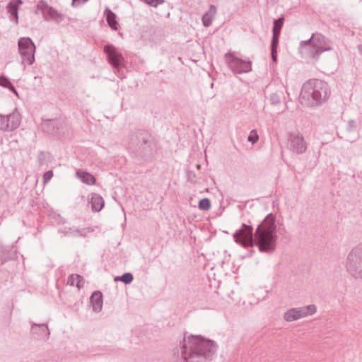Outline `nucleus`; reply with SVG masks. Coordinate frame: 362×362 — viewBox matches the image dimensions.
Segmentation results:
<instances>
[{
  "label": "nucleus",
  "instance_id": "58836bf2",
  "mask_svg": "<svg viewBox=\"0 0 362 362\" xmlns=\"http://www.w3.org/2000/svg\"><path fill=\"white\" fill-rule=\"evenodd\" d=\"M87 1L88 0H72L71 4L73 6H76L79 5L81 3H84Z\"/></svg>",
  "mask_w": 362,
  "mask_h": 362
},
{
  "label": "nucleus",
  "instance_id": "7ed1b4c3",
  "mask_svg": "<svg viewBox=\"0 0 362 362\" xmlns=\"http://www.w3.org/2000/svg\"><path fill=\"white\" fill-rule=\"evenodd\" d=\"M332 49L331 42L320 33H313L310 39L300 42L299 52L307 60L317 59L320 55Z\"/></svg>",
  "mask_w": 362,
  "mask_h": 362
},
{
  "label": "nucleus",
  "instance_id": "c756f323",
  "mask_svg": "<svg viewBox=\"0 0 362 362\" xmlns=\"http://www.w3.org/2000/svg\"><path fill=\"white\" fill-rule=\"evenodd\" d=\"M120 281H122L125 284H129L132 282L134 279V276L132 273L127 272L122 274V276H119Z\"/></svg>",
  "mask_w": 362,
  "mask_h": 362
},
{
  "label": "nucleus",
  "instance_id": "393cba45",
  "mask_svg": "<svg viewBox=\"0 0 362 362\" xmlns=\"http://www.w3.org/2000/svg\"><path fill=\"white\" fill-rule=\"evenodd\" d=\"M77 177L81 181L86 185H93L95 183V177L89 173L83 170H78L76 172Z\"/></svg>",
  "mask_w": 362,
  "mask_h": 362
},
{
  "label": "nucleus",
  "instance_id": "4468645a",
  "mask_svg": "<svg viewBox=\"0 0 362 362\" xmlns=\"http://www.w3.org/2000/svg\"><path fill=\"white\" fill-rule=\"evenodd\" d=\"M104 52L107 54L108 62L115 68H119L124 62V57L114 46L107 45L104 47Z\"/></svg>",
  "mask_w": 362,
  "mask_h": 362
},
{
  "label": "nucleus",
  "instance_id": "4c0bfd02",
  "mask_svg": "<svg viewBox=\"0 0 362 362\" xmlns=\"http://www.w3.org/2000/svg\"><path fill=\"white\" fill-rule=\"evenodd\" d=\"M255 244V240L253 238V228L250 226V247H252Z\"/></svg>",
  "mask_w": 362,
  "mask_h": 362
},
{
  "label": "nucleus",
  "instance_id": "e433bc0d",
  "mask_svg": "<svg viewBox=\"0 0 362 362\" xmlns=\"http://www.w3.org/2000/svg\"><path fill=\"white\" fill-rule=\"evenodd\" d=\"M271 55L274 62H277V48L271 47Z\"/></svg>",
  "mask_w": 362,
  "mask_h": 362
},
{
  "label": "nucleus",
  "instance_id": "f257e3e1",
  "mask_svg": "<svg viewBox=\"0 0 362 362\" xmlns=\"http://www.w3.org/2000/svg\"><path fill=\"white\" fill-rule=\"evenodd\" d=\"M217 351L216 344L199 335L184 337L173 349L174 362H206Z\"/></svg>",
  "mask_w": 362,
  "mask_h": 362
},
{
  "label": "nucleus",
  "instance_id": "423d86ee",
  "mask_svg": "<svg viewBox=\"0 0 362 362\" xmlns=\"http://www.w3.org/2000/svg\"><path fill=\"white\" fill-rule=\"evenodd\" d=\"M19 52L24 66L35 62V45L30 37H21L18 42Z\"/></svg>",
  "mask_w": 362,
  "mask_h": 362
},
{
  "label": "nucleus",
  "instance_id": "dca6fc26",
  "mask_svg": "<svg viewBox=\"0 0 362 362\" xmlns=\"http://www.w3.org/2000/svg\"><path fill=\"white\" fill-rule=\"evenodd\" d=\"M64 122L59 119H49L45 121L42 127L44 131L51 134H59L60 129L64 127Z\"/></svg>",
  "mask_w": 362,
  "mask_h": 362
},
{
  "label": "nucleus",
  "instance_id": "a211bd4d",
  "mask_svg": "<svg viewBox=\"0 0 362 362\" xmlns=\"http://www.w3.org/2000/svg\"><path fill=\"white\" fill-rule=\"evenodd\" d=\"M93 230L90 228H82L77 229L74 228H64L59 229L58 232L62 233L64 235H69L72 237H86L88 233L92 232Z\"/></svg>",
  "mask_w": 362,
  "mask_h": 362
},
{
  "label": "nucleus",
  "instance_id": "412c9836",
  "mask_svg": "<svg viewBox=\"0 0 362 362\" xmlns=\"http://www.w3.org/2000/svg\"><path fill=\"white\" fill-rule=\"evenodd\" d=\"M90 204L92 210L98 212L103 208L105 202L100 195L93 193L90 198Z\"/></svg>",
  "mask_w": 362,
  "mask_h": 362
},
{
  "label": "nucleus",
  "instance_id": "cd10ccee",
  "mask_svg": "<svg viewBox=\"0 0 362 362\" xmlns=\"http://www.w3.org/2000/svg\"><path fill=\"white\" fill-rule=\"evenodd\" d=\"M284 18L283 16L275 19L273 23L272 31H276L281 33V28L284 25Z\"/></svg>",
  "mask_w": 362,
  "mask_h": 362
},
{
  "label": "nucleus",
  "instance_id": "bb28decb",
  "mask_svg": "<svg viewBox=\"0 0 362 362\" xmlns=\"http://www.w3.org/2000/svg\"><path fill=\"white\" fill-rule=\"evenodd\" d=\"M83 278L78 274H71L69 276L67 283L71 286H76L77 288H81L83 286V284H81Z\"/></svg>",
  "mask_w": 362,
  "mask_h": 362
},
{
  "label": "nucleus",
  "instance_id": "ddd939ff",
  "mask_svg": "<svg viewBox=\"0 0 362 362\" xmlns=\"http://www.w3.org/2000/svg\"><path fill=\"white\" fill-rule=\"evenodd\" d=\"M37 10L40 11L45 21H54L59 22L63 20L64 16L55 8L49 6L47 2L40 1L37 5Z\"/></svg>",
  "mask_w": 362,
  "mask_h": 362
},
{
  "label": "nucleus",
  "instance_id": "0eeeda50",
  "mask_svg": "<svg viewBox=\"0 0 362 362\" xmlns=\"http://www.w3.org/2000/svg\"><path fill=\"white\" fill-rule=\"evenodd\" d=\"M21 122V115L15 107L11 112L0 113V130L12 132L18 128Z\"/></svg>",
  "mask_w": 362,
  "mask_h": 362
},
{
  "label": "nucleus",
  "instance_id": "aec40b11",
  "mask_svg": "<svg viewBox=\"0 0 362 362\" xmlns=\"http://www.w3.org/2000/svg\"><path fill=\"white\" fill-rule=\"evenodd\" d=\"M22 4V0H13L11 1L7 6L8 12L15 19L16 23L18 21V8Z\"/></svg>",
  "mask_w": 362,
  "mask_h": 362
},
{
  "label": "nucleus",
  "instance_id": "473e14b6",
  "mask_svg": "<svg viewBox=\"0 0 362 362\" xmlns=\"http://www.w3.org/2000/svg\"><path fill=\"white\" fill-rule=\"evenodd\" d=\"M187 180L190 182L191 183H196L197 179H196V174L192 170H188L187 172Z\"/></svg>",
  "mask_w": 362,
  "mask_h": 362
},
{
  "label": "nucleus",
  "instance_id": "6ab92c4d",
  "mask_svg": "<svg viewBox=\"0 0 362 362\" xmlns=\"http://www.w3.org/2000/svg\"><path fill=\"white\" fill-rule=\"evenodd\" d=\"M90 303L93 305V310L95 312H100L103 308V294L99 291H94L90 296Z\"/></svg>",
  "mask_w": 362,
  "mask_h": 362
},
{
  "label": "nucleus",
  "instance_id": "5701e85b",
  "mask_svg": "<svg viewBox=\"0 0 362 362\" xmlns=\"http://www.w3.org/2000/svg\"><path fill=\"white\" fill-rule=\"evenodd\" d=\"M105 14L106 16V21L109 26L114 30H117L119 27L118 22L117 21V16L114 12H112L109 8H106L105 10Z\"/></svg>",
  "mask_w": 362,
  "mask_h": 362
},
{
  "label": "nucleus",
  "instance_id": "9d476101",
  "mask_svg": "<svg viewBox=\"0 0 362 362\" xmlns=\"http://www.w3.org/2000/svg\"><path fill=\"white\" fill-rule=\"evenodd\" d=\"M288 148L296 154H303L307 150V142L299 132H292L288 136Z\"/></svg>",
  "mask_w": 362,
  "mask_h": 362
},
{
  "label": "nucleus",
  "instance_id": "39448f33",
  "mask_svg": "<svg viewBox=\"0 0 362 362\" xmlns=\"http://www.w3.org/2000/svg\"><path fill=\"white\" fill-rule=\"evenodd\" d=\"M347 272L354 279H362V243L354 246L346 259Z\"/></svg>",
  "mask_w": 362,
  "mask_h": 362
},
{
  "label": "nucleus",
  "instance_id": "79ce46f5",
  "mask_svg": "<svg viewBox=\"0 0 362 362\" xmlns=\"http://www.w3.org/2000/svg\"><path fill=\"white\" fill-rule=\"evenodd\" d=\"M239 79L242 81L247 82L246 79L243 78L241 76H239Z\"/></svg>",
  "mask_w": 362,
  "mask_h": 362
},
{
  "label": "nucleus",
  "instance_id": "2f4dec72",
  "mask_svg": "<svg viewBox=\"0 0 362 362\" xmlns=\"http://www.w3.org/2000/svg\"><path fill=\"white\" fill-rule=\"evenodd\" d=\"M141 1L153 7H157L159 4H161L164 2V0H141Z\"/></svg>",
  "mask_w": 362,
  "mask_h": 362
},
{
  "label": "nucleus",
  "instance_id": "c85d7f7f",
  "mask_svg": "<svg viewBox=\"0 0 362 362\" xmlns=\"http://www.w3.org/2000/svg\"><path fill=\"white\" fill-rule=\"evenodd\" d=\"M199 209L203 211H208L211 208L209 199L204 198L199 202Z\"/></svg>",
  "mask_w": 362,
  "mask_h": 362
},
{
  "label": "nucleus",
  "instance_id": "f03ea898",
  "mask_svg": "<svg viewBox=\"0 0 362 362\" xmlns=\"http://www.w3.org/2000/svg\"><path fill=\"white\" fill-rule=\"evenodd\" d=\"M276 233V217L270 213L256 229L255 244L259 252L269 255L275 251L278 238Z\"/></svg>",
  "mask_w": 362,
  "mask_h": 362
},
{
  "label": "nucleus",
  "instance_id": "c03bdc74",
  "mask_svg": "<svg viewBox=\"0 0 362 362\" xmlns=\"http://www.w3.org/2000/svg\"><path fill=\"white\" fill-rule=\"evenodd\" d=\"M359 50L362 52V45L359 47Z\"/></svg>",
  "mask_w": 362,
  "mask_h": 362
},
{
  "label": "nucleus",
  "instance_id": "9b49d317",
  "mask_svg": "<svg viewBox=\"0 0 362 362\" xmlns=\"http://www.w3.org/2000/svg\"><path fill=\"white\" fill-rule=\"evenodd\" d=\"M300 98L301 103L308 107L319 106L315 95L312 79L308 80L303 85Z\"/></svg>",
  "mask_w": 362,
  "mask_h": 362
},
{
  "label": "nucleus",
  "instance_id": "c9c22d12",
  "mask_svg": "<svg viewBox=\"0 0 362 362\" xmlns=\"http://www.w3.org/2000/svg\"><path fill=\"white\" fill-rule=\"evenodd\" d=\"M10 81L8 78L4 76H0V86H2V87H4V88H6L7 86H8V85H10Z\"/></svg>",
  "mask_w": 362,
  "mask_h": 362
},
{
  "label": "nucleus",
  "instance_id": "72a5a7b5",
  "mask_svg": "<svg viewBox=\"0 0 362 362\" xmlns=\"http://www.w3.org/2000/svg\"><path fill=\"white\" fill-rule=\"evenodd\" d=\"M53 177V172L52 170H48L45 172L43 175V183L47 184Z\"/></svg>",
  "mask_w": 362,
  "mask_h": 362
},
{
  "label": "nucleus",
  "instance_id": "1a4fd4ad",
  "mask_svg": "<svg viewBox=\"0 0 362 362\" xmlns=\"http://www.w3.org/2000/svg\"><path fill=\"white\" fill-rule=\"evenodd\" d=\"M316 311L317 308L313 304L300 308H291L284 313V319L286 322H293L312 315L315 313Z\"/></svg>",
  "mask_w": 362,
  "mask_h": 362
},
{
  "label": "nucleus",
  "instance_id": "6e6552de",
  "mask_svg": "<svg viewBox=\"0 0 362 362\" xmlns=\"http://www.w3.org/2000/svg\"><path fill=\"white\" fill-rule=\"evenodd\" d=\"M224 57L228 67L235 74L242 75L249 71V62L243 60L230 52Z\"/></svg>",
  "mask_w": 362,
  "mask_h": 362
},
{
  "label": "nucleus",
  "instance_id": "7c9ffc66",
  "mask_svg": "<svg viewBox=\"0 0 362 362\" xmlns=\"http://www.w3.org/2000/svg\"><path fill=\"white\" fill-rule=\"evenodd\" d=\"M279 35V32L272 31L271 47L278 48Z\"/></svg>",
  "mask_w": 362,
  "mask_h": 362
},
{
  "label": "nucleus",
  "instance_id": "4be33fe9",
  "mask_svg": "<svg viewBox=\"0 0 362 362\" xmlns=\"http://www.w3.org/2000/svg\"><path fill=\"white\" fill-rule=\"evenodd\" d=\"M31 331L33 334L41 337H46L49 334L48 327L45 324L33 323Z\"/></svg>",
  "mask_w": 362,
  "mask_h": 362
},
{
  "label": "nucleus",
  "instance_id": "f3484780",
  "mask_svg": "<svg viewBox=\"0 0 362 362\" xmlns=\"http://www.w3.org/2000/svg\"><path fill=\"white\" fill-rule=\"evenodd\" d=\"M16 250L13 245L5 246L0 243V265L16 257Z\"/></svg>",
  "mask_w": 362,
  "mask_h": 362
},
{
  "label": "nucleus",
  "instance_id": "f8f14e48",
  "mask_svg": "<svg viewBox=\"0 0 362 362\" xmlns=\"http://www.w3.org/2000/svg\"><path fill=\"white\" fill-rule=\"evenodd\" d=\"M313 88L318 105H322L329 97L331 91L328 84L322 80L313 78Z\"/></svg>",
  "mask_w": 362,
  "mask_h": 362
},
{
  "label": "nucleus",
  "instance_id": "ea45409f",
  "mask_svg": "<svg viewBox=\"0 0 362 362\" xmlns=\"http://www.w3.org/2000/svg\"><path fill=\"white\" fill-rule=\"evenodd\" d=\"M8 90H10L11 92H13L15 95H18V92L16 90L15 87L12 85V83L10 82V85L6 87Z\"/></svg>",
  "mask_w": 362,
  "mask_h": 362
},
{
  "label": "nucleus",
  "instance_id": "f704fd0d",
  "mask_svg": "<svg viewBox=\"0 0 362 362\" xmlns=\"http://www.w3.org/2000/svg\"><path fill=\"white\" fill-rule=\"evenodd\" d=\"M259 140V135L256 130L250 131V143L255 144Z\"/></svg>",
  "mask_w": 362,
  "mask_h": 362
},
{
  "label": "nucleus",
  "instance_id": "37998d69",
  "mask_svg": "<svg viewBox=\"0 0 362 362\" xmlns=\"http://www.w3.org/2000/svg\"><path fill=\"white\" fill-rule=\"evenodd\" d=\"M115 281H120L119 276H116V277L115 278Z\"/></svg>",
  "mask_w": 362,
  "mask_h": 362
},
{
  "label": "nucleus",
  "instance_id": "2eb2a0df",
  "mask_svg": "<svg viewBox=\"0 0 362 362\" xmlns=\"http://www.w3.org/2000/svg\"><path fill=\"white\" fill-rule=\"evenodd\" d=\"M235 241L243 247H249V225L243 223L233 234Z\"/></svg>",
  "mask_w": 362,
  "mask_h": 362
},
{
  "label": "nucleus",
  "instance_id": "a18cd8bd",
  "mask_svg": "<svg viewBox=\"0 0 362 362\" xmlns=\"http://www.w3.org/2000/svg\"><path fill=\"white\" fill-rule=\"evenodd\" d=\"M250 65L252 64V62H250ZM251 70H252V69L250 68V71H251Z\"/></svg>",
  "mask_w": 362,
  "mask_h": 362
},
{
  "label": "nucleus",
  "instance_id": "20e7f679",
  "mask_svg": "<svg viewBox=\"0 0 362 362\" xmlns=\"http://www.w3.org/2000/svg\"><path fill=\"white\" fill-rule=\"evenodd\" d=\"M128 145L132 152L141 157L151 156L154 148L151 135L142 130L136 131L130 135Z\"/></svg>",
  "mask_w": 362,
  "mask_h": 362
},
{
  "label": "nucleus",
  "instance_id": "a878e982",
  "mask_svg": "<svg viewBox=\"0 0 362 362\" xmlns=\"http://www.w3.org/2000/svg\"><path fill=\"white\" fill-rule=\"evenodd\" d=\"M284 97V90L282 88L276 90L275 93H273L269 96V101L271 104L274 106H277L280 105L281 99Z\"/></svg>",
  "mask_w": 362,
  "mask_h": 362
},
{
  "label": "nucleus",
  "instance_id": "b1692460",
  "mask_svg": "<svg viewBox=\"0 0 362 362\" xmlns=\"http://www.w3.org/2000/svg\"><path fill=\"white\" fill-rule=\"evenodd\" d=\"M216 13V8L215 6L211 5L209 11L204 14L202 16V23L204 26L209 27L211 25L213 19L214 18Z\"/></svg>",
  "mask_w": 362,
  "mask_h": 362
},
{
  "label": "nucleus",
  "instance_id": "a19ab883",
  "mask_svg": "<svg viewBox=\"0 0 362 362\" xmlns=\"http://www.w3.org/2000/svg\"><path fill=\"white\" fill-rule=\"evenodd\" d=\"M349 127L352 128L355 127V122L354 120H350L349 122Z\"/></svg>",
  "mask_w": 362,
  "mask_h": 362
}]
</instances>
